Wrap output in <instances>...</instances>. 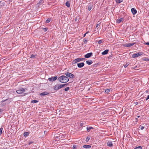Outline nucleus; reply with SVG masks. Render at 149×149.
Returning a JSON list of instances; mask_svg holds the SVG:
<instances>
[{
  "mask_svg": "<svg viewBox=\"0 0 149 149\" xmlns=\"http://www.w3.org/2000/svg\"><path fill=\"white\" fill-rule=\"evenodd\" d=\"M57 78V77L55 76L54 77H52L51 78H49L48 80L49 81H54L56 80Z\"/></svg>",
  "mask_w": 149,
  "mask_h": 149,
  "instance_id": "6e6552de",
  "label": "nucleus"
},
{
  "mask_svg": "<svg viewBox=\"0 0 149 149\" xmlns=\"http://www.w3.org/2000/svg\"><path fill=\"white\" fill-rule=\"evenodd\" d=\"M90 139V137H88L86 138V141L87 142H88Z\"/></svg>",
  "mask_w": 149,
  "mask_h": 149,
  "instance_id": "bb28decb",
  "label": "nucleus"
},
{
  "mask_svg": "<svg viewBox=\"0 0 149 149\" xmlns=\"http://www.w3.org/2000/svg\"><path fill=\"white\" fill-rule=\"evenodd\" d=\"M83 147L84 148L88 149L90 148L91 147V146L89 145H84L83 146Z\"/></svg>",
  "mask_w": 149,
  "mask_h": 149,
  "instance_id": "2eb2a0df",
  "label": "nucleus"
},
{
  "mask_svg": "<svg viewBox=\"0 0 149 149\" xmlns=\"http://www.w3.org/2000/svg\"><path fill=\"white\" fill-rule=\"evenodd\" d=\"M38 102V101L37 100H33L31 101V102L33 103H36L37 102Z\"/></svg>",
  "mask_w": 149,
  "mask_h": 149,
  "instance_id": "b1692460",
  "label": "nucleus"
},
{
  "mask_svg": "<svg viewBox=\"0 0 149 149\" xmlns=\"http://www.w3.org/2000/svg\"><path fill=\"white\" fill-rule=\"evenodd\" d=\"M148 99H149V95H148V96H147V97L146 99V100H147Z\"/></svg>",
  "mask_w": 149,
  "mask_h": 149,
  "instance_id": "f704fd0d",
  "label": "nucleus"
},
{
  "mask_svg": "<svg viewBox=\"0 0 149 149\" xmlns=\"http://www.w3.org/2000/svg\"><path fill=\"white\" fill-rule=\"evenodd\" d=\"M146 45H149V42H147L146 44Z\"/></svg>",
  "mask_w": 149,
  "mask_h": 149,
  "instance_id": "58836bf2",
  "label": "nucleus"
},
{
  "mask_svg": "<svg viewBox=\"0 0 149 149\" xmlns=\"http://www.w3.org/2000/svg\"><path fill=\"white\" fill-rule=\"evenodd\" d=\"M93 7V5L92 4L90 3L89 4L88 6V9L89 10H91L92 8Z\"/></svg>",
  "mask_w": 149,
  "mask_h": 149,
  "instance_id": "ddd939ff",
  "label": "nucleus"
},
{
  "mask_svg": "<svg viewBox=\"0 0 149 149\" xmlns=\"http://www.w3.org/2000/svg\"><path fill=\"white\" fill-rule=\"evenodd\" d=\"M141 55L142 54H141V53L140 52L136 53L135 54H132V58H135L138 57L139 56Z\"/></svg>",
  "mask_w": 149,
  "mask_h": 149,
  "instance_id": "423d86ee",
  "label": "nucleus"
},
{
  "mask_svg": "<svg viewBox=\"0 0 149 149\" xmlns=\"http://www.w3.org/2000/svg\"><path fill=\"white\" fill-rule=\"evenodd\" d=\"M86 63L87 64L90 65L93 63V62L91 60L87 61Z\"/></svg>",
  "mask_w": 149,
  "mask_h": 149,
  "instance_id": "a211bd4d",
  "label": "nucleus"
},
{
  "mask_svg": "<svg viewBox=\"0 0 149 149\" xmlns=\"http://www.w3.org/2000/svg\"><path fill=\"white\" fill-rule=\"evenodd\" d=\"M67 85V84H57L54 86L53 87V88L54 90L57 91L59 89L63 87H64L65 86Z\"/></svg>",
  "mask_w": 149,
  "mask_h": 149,
  "instance_id": "f03ea898",
  "label": "nucleus"
},
{
  "mask_svg": "<svg viewBox=\"0 0 149 149\" xmlns=\"http://www.w3.org/2000/svg\"><path fill=\"white\" fill-rule=\"evenodd\" d=\"M44 30L45 31H47V29L46 28H44Z\"/></svg>",
  "mask_w": 149,
  "mask_h": 149,
  "instance_id": "ea45409f",
  "label": "nucleus"
},
{
  "mask_svg": "<svg viewBox=\"0 0 149 149\" xmlns=\"http://www.w3.org/2000/svg\"><path fill=\"white\" fill-rule=\"evenodd\" d=\"M142 148L141 146H138L137 147L135 148L134 149H142Z\"/></svg>",
  "mask_w": 149,
  "mask_h": 149,
  "instance_id": "cd10ccee",
  "label": "nucleus"
},
{
  "mask_svg": "<svg viewBox=\"0 0 149 149\" xmlns=\"http://www.w3.org/2000/svg\"><path fill=\"white\" fill-rule=\"evenodd\" d=\"M123 20L124 18H121L120 19H117L116 20V23L118 24H119L121 22H123Z\"/></svg>",
  "mask_w": 149,
  "mask_h": 149,
  "instance_id": "1a4fd4ad",
  "label": "nucleus"
},
{
  "mask_svg": "<svg viewBox=\"0 0 149 149\" xmlns=\"http://www.w3.org/2000/svg\"><path fill=\"white\" fill-rule=\"evenodd\" d=\"M84 58H77L74 59L72 62V64L76 63L77 62L83 61L84 59Z\"/></svg>",
  "mask_w": 149,
  "mask_h": 149,
  "instance_id": "7ed1b4c3",
  "label": "nucleus"
},
{
  "mask_svg": "<svg viewBox=\"0 0 149 149\" xmlns=\"http://www.w3.org/2000/svg\"><path fill=\"white\" fill-rule=\"evenodd\" d=\"M49 94V92L45 91L40 93V94L41 96H44Z\"/></svg>",
  "mask_w": 149,
  "mask_h": 149,
  "instance_id": "9b49d317",
  "label": "nucleus"
},
{
  "mask_svg": "<svg viewBox=\"0 0 149 149\" xmlns=\"http://www.w3.org/2000/svg\"><path fill=\"white\" fill-rule=\"evenodd\" d=\"M32 143H33V142H32V141L30 142L29 143V144L30 145V144H31Z\"/></svg>",
  "mask_w": 149,
  "mask_h": 149,
  "instance_id": "c9c22d12",
  "label": "nucleus"
},
{
  "mask_svg": "<svg viewBox=\"0 0 149 149\" xmlns=\"http://www.w3.org/2000/svg\"><path fill=\"white\" fill-rule=\"evenodd\" d=\"M58 80L61 83H66L69 80L68 78L65 75H62L58 77Z\"/></svg>",
  "mask_w": 149,
  "mask_h": 149,
  "instance_id": "f257e3e1",
  "label": "nucleus"
},
{
  "mask_svg": "<svg viewBox=\"0 0 149 149\" xmlns=\"http://www.w3.org/2000/svg\"><path fill=\"white\" fill-rule=\"evenodd\" d=\"M69 89V87H67L65 88V91H68Z\"/></svg>",
  "mask_w": 149,
  "mask_h": 149,
  "instance_id": "c756f323",
  "label": "nucleus"
},
{
  "mask_svg": "<svg viewBox=\"0 0 149 149\" xmlns=\"http://www.w3.org/2000/svg\"><path fill=\"white\" fill-rule=\"evenodd\" d=\"M3 130V128H1L0 129V135L2 133V131Z\"/></svg>",
  "mask_w": 149,
  "mask_h": 149,
  "instance_id": "7c9ffc66",
  "label": "nucleus"
},
{
  "mask_svg": "<svg viewBox=\"0 0 149 149\" xmlns=\"http://www.w3.org/2000/svg\"><path fill=\"white\" fill-rule=\"evenodd\" d=\"M148 59H146V61H148Z\"/></svg>",
  "mask_w": 149,
  "mask_h": 149,
  "instance_id": "c03bdc74",
  "label": "nucleus"
},
{
  "mask_svg": "<svg viewBox=\"0 0 149 149\" xmlns=\"http://www.w3.org/2000/svg\"><path fill=\"white\" fill-rule=\"evenodd\" d=\"M123 0H116L117 3H120L123 1Z\"/></svg>",
  "mask_w": 149,
  "mask_h": 149,
  "instance_id": "a878e982",
  "label": "nucleus"
},
{
  "mask_svg": "<svg viewBox=\"0 0 149 149\" xmlns=\"http://www.w3.org/2000/svg\"><path fill=\"white\" fill-rule=\"evenodd\" d=\"M25 91V89L22 88H19L16 91L18 94H22Z\"/></svg>",
  "mask_w": 149,
  "mask_h": 149,
  "instance_id": "20e7f679",
  "label": "nucleus"
},
{
  "mask_svg": "<svg viewBox=\"0 0 149 149\" xmlns=\"http://www.w3.org/2000/svg\"><path fill=\"white\" fill-rule=\"evenodd\" d=\"M129 64L128 63H127L124 66V67L125 68H126L129 65Z\"/></svg>",
  "mask_w": 149,
  "mask_h": 149,
  "instance_id": "2f4dec72",
  "label": "nucleus"
},
{
  "mask_svg": "<svg viewBox=\"0 0 149 149\" xmlns=\"http://www.w3.org/2000/svg\"><path fill=\"white\" fill-rule=\"evenodd\" d=\"M84 65V63H78L77 64V66L79 68H81L83 67Z\"/></svg>",
  "mask_w": 149,
  "mask_h": 149,
  "instance_id": "f8f14e48",
  "label": "nucleus"
},
{
  "mask_svg": "<svg viewBox=\"0 0 149 149\" xmlns=\"http://www.w3.org/2000/svg\"><path fill=\"white\" fill-rule=\"evenodd\" d=\"M92 54H93L92 53H87L85 55L84 57L86 58H89L92 56Z\"/></svg>",
  "mask_w": 149,
  "mask_h": 149,
  "instance_id": "9d476101",
  "label": "nucleus"
},
{
  "mask_svg": "<svg viewBox=\"0 0 149 149\" xmlns=\"http://www.w3.org/2000/svg\"><path fill=\"white\" fill-rule=\"evenodd\" d=\"M29 133L28 132H25L24 134V135L25 137L28 136L29 135Z\"/></svg>",
  "mask_w": 149,
  "mask_h": 149,
  "instance_id": "412c9836",
  "label": "nucleus"
},
{
  "mask_svg": "<svg viewBox=\"0 0 149 149\" xmlns=\"http://www.w3.org/2000/svg\"><path fill=\"white\" fill-rule=\"evenodd\" d=\"M110 91V89H106L105 91V92L106 93H108Z\"/></svg>",
  "mask_w": 149,
  "mask_h": 149,
  "instance_id": "4be33fe9",
  "label": "nucleus"
},
{
  "mask_svg": "<svg viewBox=\"0 0 149 149\" xmlns=\"http://www.w3.org/2000/svg\"><path fill=\"white\" fill-rule=\"evenodd\" d=\"M65 5L68 7H69L70 6V4L69 1H67L65 3Z\"/></svg>",
  "mask_w": 149,
  "mask_h": 149,
  "instance_id": "6ab92c4d",
  "label": "nucleus"
},
{
  "mask_svg": "<svg viewBox=\"0 0 149 149\" xmlns=\"http://www.w3.org/2000/svg\"><path fill=\"white\" fill-rule=\"evenodd\" d=\"M86 128L88 132H89L90 131L91 129H93V127H87Z\"/></svg>",
  "mask_w": 149,
  "mask_h": 149,
  "instance_id": "aec40b11",
  "label": "nucleus"
},
{
  "mask_svg": "<svg viewBox=\"0 0 149 149\" xmlns=\"http://www.w3.org/2000/svg\"><path fill=\"white\" fill-rule=\"evenodd\" d=\"M36 55H34L33 54H32L31 55L30 58H36Z\"/></svg>",
  "mask_w": 149,
  "mask_h": 149,
  "instance_id": "5701e85b",
  "label": "nucleus"
},
{
  "mask_svg": "<svg viewBox=\"0 0 149 149\" xmlns=\"http://www.w3.org/2000/svg\"><path fill=\"white\" fill-rule=\"evenodd\" d=\"M50 21V19H47L46 21V22L47 23H48Z\"/></svg>",
  "mask_w": 149,
  "mask_h": 149,
  "instance_id": "c85d7f7f",
  "label": "nucleus"
},
{
  "mask_svg": "<svg viewBox=\"0 0 149 149\" xmlns=\"http://www.w3.org/2000/svg\"><path fill=\"white\" fill-rule=\"evenodd\" d=\"M140 117V116H137V117L138 118H139Z\"/></svg>",
  "mask_w": 149,
  "mask_h": 149,
  "instance_id": "a18cd8bd",
  "label": "nucleus"
},
{
  "mask_svg": "<svg viewBox=\"0 0 149 149\" xmlns=\"http://www.w3.org/2000/svg\"><path fill=\"white\" fill-rule=\"evenodd\" d=\"M6 100H3L2 101V102H5V101H6Z\"/></svg>",
  "mask_w": 149,
  "mask_h": 149,
  "instance_id": "79ce46f5",
  "label": "nucleus"
},
{
  "mask_svg": "<svg viewBox=\"0 0 149 149\" xmlns=\"http://www.w3.org/2000/svg\"><path fill=\"white\" fill-rule=\"evenodd\" d=\"M131 11L133 15L137 13L136 10L133 8L131 9Z\"/></svg>",
  "mask_w": 149,
  "mask_h": 149,
  "instance_id": "4468645a",
  "label": "nucleus"
},
{
  "mask_svg": "<svg viewBox=\"0 0 149 149\" xmlns=\"http://www.w3.org/2000/svg\"><path fill=\"white\" fill-rule=\"evenodd\" d=\"M88 33V32H86V33H85L84 35V36H83V37H84L86 35V34Z\"/></svg>",
  "mask_w": 149,
  "mask_h": 149,
  "instance_id": "e433bc0d",
  "label": "nucleus"
},
{
  "mask_svg": "<svg viewBox=\"0 0 149 149\" xmlns=\"http://www.w3.org/2000/svg\"><path fill=\"white\" fill-rule=\"evenodd\" d=\"M84 43H86L87 42V38H85L84 39Z\"/></svg>",
  "mask_w": 149,
  "mask_h": 149,
  "instance_id": "393cba45",
  "label": "nucleus"
},
{
  "mask_svg": "<svg viewBox=\"0 0 149 149\" xmlns=\"http://www.w3.org/2000/svg\"><path fill=\"white\" fill-rule=\"evenodd\" d=\"M98 26H99V24H97L96 25V28H97V27H98Z\"/></svg>",
  "mask_w": 149,
  "mask_h": 149,
  "instance_id": "a19ab883",
  "label": "nucleus"
},
{
  "mask_svg": "<svg viewBox=\"0 0 149 149\" xmlns=\"http://www.w3.org/2000/svg\"><path fill=\"white\" fill-rule=\"evenodd\" d=\"M76 148V146H74L73 147V149H75Z\"/></svg>",
  "mask_w": 149,
  "mask_h": 149,
  "instance_id": "4c0bfd02",
  "label": "nucleus"
},
{
  "mask_svg": "<svg viewBox=\"0 0 149 149\" xmlns=\"http://www.w3.org/2000/svg\"><path fill=\"white\" fill-rule=\"evenodd\" d=\"M134 44V43H126L124 44L123 45L125 47H129L133 46Z\"/></svg>",
  "mask_w": 149,
  "mask_h": 149,
  "instance_id": "0eeeda50",
  "label": "nucleus"
},
{
  "mask_svg": "<svg viewBox=\"0 0 149 149\" xmlns=\"http://www.w3.org/2000/svg\"><path fill=\"white\" fill-rule=\"evenodd\" d=\"M98 43L99 44H100L102 43V40H99L98 41Z\"/></svg>",
  "mask_w": 149,
  "mask_h": 149,
  "instance_id": "473e14b6",
  "label": "nucleus"
},
{
  "mask_svg": "<svg viewBox=\"0 0 149 149\" xmlns=\"http://www.w3.org/2000/svg\"><path fill=\"white\" fill-rule=\"evenodd\" d=\"M65 74L68 77H69L70 78H73L74 77V75L69 72H66L65 73Z\"/></svg>",
  "mask_w": 149,
  "mask_h": 149,
  "instance_id": "39448f33",
  "label": "nucleus"
},
{
  "mask_svg": "<svg viewBox=\"0 0 149 149\" xmlns=\"http://www.w3.org/2000/svg\"><path fill=\"white\" fill-rule=\"evenodd\" d=\"M109 52V50L106 49L102 53V54L103 55H106Z\"/></svg>",
  "mask_w": 149,
  "mask_h": 149,
  "instance_id": "dca6fc26",
  "label": "nucleus"
},
{
  "mask_svg": "<svg viewBox=\"0 0 149 149\" xmlns=\"http://www.w3.org/2000/svg\"><path fill=\"white\" fill-rule=\"evenodd\" d=\"M148 61H149V59H148Z\"/></svg>",
  "mask_w": 149,
  "mask_h": 149,
  "instance_id": "49530a36",
  "label": "nucleus"
},
{
  "mask_svg": "<svg viewBox=\"0 0 149 149\" xmlns=\"http://www.w3.org/2000/svg\"><path fill=\"white\" fill-rule=\"evenodd\" d=\"M2 111L1 109H0V114H1V112Z\"/></svg>",
  "mask_w": 149,
  "mask_h": 149,
  "instance_id": "37998d69",
  "label": "nucleus"
},
{
  "mask_svg": "<svg viewBox=\"0 0 149 149\" xmlns=\"http://www.w3.org/2000/svg\"><path fill=\"white\" fill-rule=\"evenodd\" d=\"M107 146L111 147L113 145L112 142L111 141H109L107 143Z\"/></svg>",
  "mask_w": 149,
  "mask_h": 149,
  "instance_id": "f3484780",
  "label": "nucleus"
},
{
  "mask_svg": "<svg viewBox=\"0 0 149 149\" xmlns=\"http://www.w3.org/2000/svg\"><path fill=\"white\" fill-rule=\"evenodd\" d=\"M144 127L143 126H141L140 127V129L141 130H143L144 129Z\"/></svg>",
  "mask_w": 149,
  "mask_h": 149,
  "instance_id": "72a5a7b5",
  "label": "nucleus"
}]
</instances>
